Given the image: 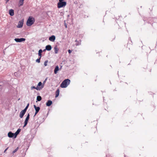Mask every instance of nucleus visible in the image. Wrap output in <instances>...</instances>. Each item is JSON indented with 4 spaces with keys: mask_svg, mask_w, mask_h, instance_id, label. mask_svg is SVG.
Instances as JSON below:
<instances>
[{
    "mask_svg": "<svg viewBox=\"0 0 157 157\" xmlns=\"http://www.w3.org/2000/svg\"><path fill=\"white\" fill-rule=\"evenodd\" d=\"M70 80L69 79H67L64 80L62 82L60 85V87L61 88H66L69 84Z\"/></svg>",
    "mask_w": 157,
    "mask_h": 157,
    "instance_id": "obj_1",
    "label": "nucleus"
},
{
    "mask_svg": "<svg viewBox=\"0 0 157 157\" xmlns=\"http://www.w3.org/2000/svg\"><path fill=\"white\" fill-rule=\"evenodd\" d=\"M34 22V18L32 17H29L27 21L26 25L28 26H30L33 24Z\"/></svg>",
    "mask_w": 157,
    "mask_h": 157,
    "instance_id": "obj_2",
    "label": "nucleus"
},
{
    "mask_svg": "<svg viewBox=\"0 0 157 157\" xmlns=\"http://www.w3.org/2000/svg\"><path fill=\"white\" fill-rule=\"evenodd\" d=\"M67 4L66 2H59L57 4V7L59 8L65 6Z\"/></svg>",
    "mask_w": 157,
    "mask_h": 157,
    "instance_id": "obj_3",
    "label": "nucleus"
},
{
    "mask_svg": "<svg viewBox=\"0 0 157 157\" xmlns=\"http://www.w3.org/2000/svg\"><path fill=\"white\" fill-rule=\"evenodd\" d=\"M14 40L16 42H21L22 41H25V39L24 38H16L14 39Z\"/></svg>",
    "mask_w": 157,
    "mask_h": 157,
    "instance_id": "obj_4",
    "label": "nucleus"
},
{
    "mask_svg": "<svg viewBox=\"0 0 157 157\" xmlns=\"http://www.w3.org/2000/svg\"><path fill=\"white\" fill-rule=\"evenodd\" d=\"M23 24V22L22 21H20L18 23L17 27L18 28H21L22 27Z\"/></svg>",
    "mask_w": 157,
    "mask_h": 157,
    "instance_id": "obj_5",
    "label": "nucleus"
},
{
    "mask_svg": "<svg viewBox=\"0 0 157 157\" xmlns=\"http://www.w3.org/2000/svg\"><path fill=\"white\" fill-rule=\"evenodd\" d=\"M26 112V111L24 110H22L20 112V117L21 118H22L23 117Z\"/></svg>",
    "mask_w": 157,
    "mask_h": 157,
    "instance_id": "obj_6",
    "label": "nucleus"
},
{
    "mask_svg": "<svg viewBox=\"0 0 157 157\" xmlns=\"http://www.w3.org/2000/svg\"><path fill=\"white\" fill-rule=\"evenodd\" d=\"M56 39L55 36L54 35H52L49 38V40L52 42H54Z\"/></svg>",
    "mask_w": 157,
    "mask_h": 157,
    "instance_id": "obj_7",
    "label": "nucleus"
},
{
    "mask_svg": "<svg viewBox=\"0 0 157 157\" xmlns=\"http://www.w3.org/2000/svg\"><path fill=\"white\" fill-rule=\"evenodd\" d=\"M8 136L10 138H13V137L14 138V133H12L11 132H9L8 134Z\"/></svg>",
    "mask_w": 157,
    "mask_h": 157,
    "instance_id": "obj_8",
    "label": "nucleus"
},
{
    "mask_svg": "<svg viewBox=\"0 0 157 157\" xmlns=\"http://www.w3.org/2000/svg\"><path fill=\"white\" fill-rule=\"evenodd\" d=\"M52 101L50 100H48L46 103V105L48 106H50L52 104Z\"/></svg>",
    "mask_w": 157,
    "mask_h": 157,
    "instance_id": "obj_9",
    "label": "nucleus"
},
{
    "mask_svg": "<svg viewBox=\"0 0 157 157\" xmlns=\"http://www.w3.org/2000/svg\"><path fill=\"white\" fill-rule=\"evenodd\" d=\"M52 47L51 45H47L45 47V49L48 51H50L52 49Z\"/></svg>",
    "mask_w": 157,
    "mask_h": 157,
    "instance_id": "obj_10",
    "label": "nucleus"
},
{
    "mask_svg": "<svg viewBox=\"0 0 157 157\" xmlns=\"http://www.w3.org/2000/svg\"><path fill=\"white\" fill-rule=\"evenodd\" d=\"M59 70V67L58 66L56 67L54 70V72L55 74H56L58 71Z\"/></svg>",
    "mask_w": 157,
    "mask_h": 157,
    "instance_id": "obj_11",
    "label": "nucleus"
},
{
    "mask_svg": "<svg viewBox=\"0 0 157 157\" xmlns=\"http://www.w3.org/2000/svg\"><path fill=\"white\" fill-rule=\"evenodd\" d=\"M9 13L11 16H13L14 14V10L13 9H10L9 10Z\"/></svg>",
    "mask_w": 157,
    "mask_h": 157,
    "instance_id": "obj_12",
    "label": "nucleus"
},
{
    "mask_svg": "<svg viewBox=\"0 0 157 157\" xmlns=\"http://www.w3.org/2000/svg\"><path fill=\"white\" fill-rule=\"evenodd\" d=\"M54 49L55 51V54H57L58 52L59 49L58 48L57 45H56L55 46Z\"/></svg>",
    "mask_w": 157,
    "mask_h": 157,
    "instance_id": "obj_13",
    "label": "nucleus"
},
{
    "mask_svg": "<svg viewBox=\"0 0 157 157\" xmlns=\"http://www.w3.org/2000/svg\"><path fill=\"white\" fill-rule=\"evenodd\" d=\"M34 107L36 111L39 112L40 110V108L39 107H36L35 105H34Z\"/></svg>",
    "mask_w": 157,
    "mask_h": 157,
    "instance_id": "obj_14",
    "label": "nucleus"
},
{
    "mask_svg": "<svg viewBox=\"0 0 157 157\" xmlns=\"http://www.w3.org/2000/svg\"><path fill=\"white\" fill-rule=\"evenodd\" d=\"M59 89H58L56 91V96H55L56 98H57L59 94Z\"/></svg>",
    "mask_w": 157,
    "mask_h": 157,
    "instance_id": "obj_15",
    "label": "nucleus"
},
{
    "mask_svg": "<svg viewBox=\"0 0 157 157\" xmlns=\"http://www.w3.org/2000/svg\"><path fill=\"white\" fill-rule=\"evenodd\" d=\"M42 99L41 97L40 96H38L37 97L36 100L38 101H40Z\"/></svg>",
    "mask_w": 157,
    "mask_h": 157,
    "instance_id": "obj_16",
    "label": "nucleus"
},
{
    "mask_svg": "<svg viewBox=\"0 0 157 157\" xmlns=\"http://www.w3.org/2000/svg\"><path fill=\"white\" fill-rule=\"evenodd\" d=\"M24 1V0H20L19 1V4L20 6H21L23 5Z\"/></svg>",
    "mask_w": 157,
    "mask_h": 157,
    "instance_id": "obj_17",
    "label": "nucleus"
},
{
    "mask_svg": "<svg viewBox=\"0 0 157 157\" xmlns=\"http://www.w3.org/2000/svg\"><path fill=\"white\" fill-rule=\"evenodd\" d=\"M40 58L39 57L38 59L36 60V62L38 63H40Z\"/></svg>",
    "mask_w": 157,
    "mask_h": 157,
    "instance_id": "obj_18",
    "label": "nucleus"
},
{
    "mask_svg": "<svg viewBox=\"0 0 157 157\" xmlns=\"http://www.w3.org/2000/svg\"><path fill=\"white\" fill-rule=\"evenodd\" d=\"M29 105V104L28 103L26 106V107H25V108L23 110H25V111H26V110L28 108Z\"/></svg>",
    "mask_w": 157,
    "mask_h": 157,
    "instance_id": "obj_19",
    "label": "nucleus"
},
{
    "mask_svg": "<svg viewBox=\"0 0 157 157\" xmlns=\"http://www.w3.org/2000/svg\"><path fill=\"white\" fill-rule=\"evenodd\" d=\"M48 62V60L45 61L44 63V65L45 66H46L47 65V63Z\"/></svg>",
    "mask_w": 157,
    "mask_h": 157,
    "instance_id": "obj_20",
    "label": "nucleus"
},
{
    "mask_svg": "<svg viewBox=\"0 0 157 157\" xmlns=\"http://www.w3.org/2000/svg\"><path fill=\"white\" fill-rule=\"evenodd\" d=\"M14 138H16L17 137V136L18 134H19L18 133H17L16 132L15 133H14Z\"/></svg>",
    "mask_w": 157,
    "mask_h": 157,
    "instance_id": "obj_21",
    "label": "nucleus"
},
{
    "mask_svg": "<svg viewBox=\"0 0 157 157\" xmlns=\"http://www.w3.org/2000/svg\"><path fill=\"white\" fill-rule=\"evenodd\" d=\"M28 122V121H25V122H24V125L23 126L24 127H25V126L27 125Z\"/></svg>",
    "mask_w": 157,
    "mask_h": 157,
    "instance_id": "obj_22",
    "label": "nucleus"
},
{
    "mask_svg": "<svg viewBox=\"0 0 157 157\" xmlns=\"http://www.w3.org/2000/svg\"><path fill=\"white\" fill-rule=\"evenodd\" d=\"M21 129L20 128H18L17 130V131L16 132L17 133H18V134H19V133H20V132L21 131Z\"/></svg>",
    "mask_w": 157,
    "mask_h": 157,
    "instance_id": "obj_23",
    "label": "nucleus"
},
{
    "mask_svg": "<svg viewBox=\"0 0 157 157\" xmlns=\"http://www.w3.org/2000/svg\"><path fill=\"white\" fill-rule=\"evenodd\" d=\"M18 149V147L15 150L13 151V153H14L16 152Z\"/></svg>",
    "mask_w": 157,
    "mask_h": 157,
    "instance_id": "obj_24",
    "label": "nucleus"
},
{
    "mask_svg": "<svg viewBox=\"0 0 157 157\" xmlns=\"http://www.w3.org/2000/svg\"><path fill=\"white\" fill-rule=\"evenodd\" d=\"M42 85V82H39L38 85H37V86H41Z\"/></svg>",
    "mask_w": 157,
    "mask_h": 157,
    "instance_id": "obj_25",
    "label": "nucleus"
},
{
    "mask_svg": "<svg viewBox=\"0 0 157 157\" xmlns=\"http://www.w3.org/2000/svg\"><path fill=\"white\" fill-rule=\"evenodd\" d=\"M29 116H30V114H29V113L28 114L27 116V117H26V118H27V119H29Z\"/></svg>",
    "mask_w": 157,
    "mask_h": 157,
    "instance_id": "obj_26",
    "label": "nucleus"
},
{
    "mask_svg": "<svg viewBox=\"0 0 157 157\" xmlns=\"http://www.w3.org/2000/svg\"><path fill=\"white\" fill-rule=\"evenodd\" d=\"M38 56H40L39 58H41V55H42L41 53H38Z\"/></svg>",
    "mask_w": 157,
    "mask_h": 157,
    "instance_id": "obj_27",
    "label": "nucleus"
},
{
    "mask_svg": "<svg viewBox=\"0 0 157 157\" xmlns=\"http://www.w3.org/2000/svg\"><path fill=\"white\" fill-rule=\"evenodd\" d=\"M80 44H81V42H80L76 43V44L75 45L76 46H78V45Z\"/></svg>",
    "mask_w": 157,
    "mask_h": 157,
    "instance_id": "obj_28",
    "label": "nucleus"
},
{
    "mask_svg": "<svg viewBox=\"0 0 157 157\" xmlns=\"http://www.w3.org/2000/svg\"><path fill=\"white\" fill-rule=\"evenodd\" d=\"M42 52H43V51H42V50L40 49L39 50V51H38V53H41Z\"/></svg>",
    "mask_w": 157,
    "mask_h": 157,
    "instance_id": "obj_29",
    "label": "nucleus"
},
{
    "mask_svg": "<svg viewBox=\"0 0 157 157\" xmlns=\"http://www.w3.org/2000/svg\"><path fill=\"white\" fill-rule=\"evenodd\" d=\"M68 52L70 54L71 52V51L70 50V49H69L68 50Z\"/></svg>",
    "mask_w": 157,
    "mask_h": 157,
    "instance_id": "obj_30",
    "label": "nucleus"
},
{
    "mask_svg": "<svg viewBox=\"0 0 157 157\" xmlns=\"http://www.w3.org/2000/svg\"><path fill=\"white\" fill-rule=\"evenodd\" d=\"M35 89L37 90H40V89L38 87V86L36 87Z\"/></svg>",
    "mask_w": 157,
    "mask_h": 157,
    "instance_id": "obj_31",
    "label": "nucleus"
},
{
    "mask_svg": "<svg viewBox=\"0 0 157 157\" xmlns=\"http://www.w3.org/2000/svg\"><path fill=\"white\" fill-rule=\"evenodd\" d=\"M35 87H35V86H32V87H31V89H32H32H33V88L34 89H35Z\"/></svg>",
    "mask_w": 157,
    "mask_h": 157,
    "instance_id": "obj_32",
    "label": "nucleus"
},
{
    "mask_svg": "<svg viewBox=\"0 0 157 157\" xmlns=\"http://www.w3.org/2000/svg\"><path fill=\"white\" fill-rule=\"evenodd\" d=\"M8 147L4 151V153H5L6 152V151H7V150L8 149Z\"/></svg>",
    "mask_w": 157,
    "mask_h": 157,
    "instance_id": "obj_33",
    "label": "nucleus"
},
{
    "mask_svg": "<svg viewBox=\"0 0 157 157\" xmlns=\"http://www.w3.org/2000/svg\"><path fill=\"white\" fill-rule=\"evenodd\" d=\"M38 112H36V111L35 112V115H34V116H35L37 114V113Z\"/></svg>",
    "mask_w": 157,
    "mask_h": 157,
    "instance_id": "obj_34",
    "label": "nucleus"
},
{
    "mask_svg": "<svg viewBox=\"0 0 157 157\" xmlns=\"http://www.w3.org/2000/svg\"><path fill=\"white\" fill-rule=\"evenodd\" d=\"M63 0H59V2H63Z\"/></svg>",
    "mask_w": 157,
    "mask_h": 157,
    "instance_id": "obj_35",
    "label": "nucleus"
},
{
    "mask_svg": "<svg viewBox=\"0 0 157 157\" xmlns=\"http://www.w3.org/2000/svg\"><path fill=\"white\" fill-rule=\"evenodd\" d=\"M29 119H27V118H26V119H25V121H29Z\"/></svg>",
    "mask_w": 157,
    "mask_h": 157,
    "instance_id": "obj_36",
    "label": "nucleus"
},
{
    "mask_svg": "<svg viewBox=\"0 0 157 157\" xmlns=\"http://www.w3.org/2000/svg\"><path fill=\"white\" fill-rule=\"evenodd\" d=\"M47 79V78H46L45 79V80L44 81V82H45L46 81Z\"/></svg>",
    "mask_w": 157,
    "mask_h": 157,
    "instance_id": "obj_37",
    "label": "nucleus"
},
{
    "mask_svg": "<svg viewBox=\"0 0 157 157\" xmlns=\"http://www.w3.org/2000/svg\"><path fill=\"white\" fill-rule=\"evenodd\" d=\"M43 87V86H41L40 87V89H41Z\"/></svg>",
    "mask_w": 157,
    "mask_h": 157,
    "instance_id": "obj_38",
    "label": "nucleus"
},
{
    "mask_svg": "<svg viewBox=\"0 0 157 157\" xmlns=\"http://www.w3.org/2000/svg\"><path fill=\"white\" fill-rule=\"evenodd\" d=\"M65 26L66 28H67V26L66 24H65Z\"/></svg>",
    "mask_w": 157,
    "mask_h": 157,
    "instance_id": "obj_39",
    "label": "nucleus"
},
{
    "mask_svg": "<svg viewBox=\"0 0 157 157\" xmlns=\"http://www.w3.org/2000/svg\"><path fill=\"white\" fill-rule=\"evenodd\" d=\"M77 40H75V42H77Z\"/></svg>",
    "mask_w": 157,
    "mask_h": 157,
    "instance_id": "obj_40",
    "label": "nucleus"
},
{
    "mask_svg": "<svg viewBox=\"0 0 157 157\" xmlns=\"http://www.w3.org/2000/svg\"><path fill=\"white\" fill-rule=\"evenodd\" d=\"M46 49H45L44 50H43V51H44Z\"/></svg>",
    "mask_w": 157,
    "mask_h": 157,
    "instance_id": "obj_41",
    "label": "nucleus"
}]
</instances>
